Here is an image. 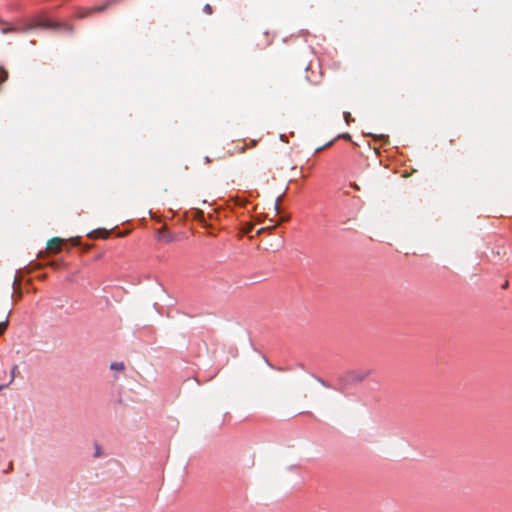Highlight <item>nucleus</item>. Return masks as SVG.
Instances as JSON below:
<instances>
[{
  "label": "nucleus",
  "instance_id": "obj_1",
  "mask_svg": "<svg viewBox=\"0 0 512 512\" xmlns=\"http://www.w3.org/2000/svg\"><path fill=\"white\" fill-rule=\"evenodd\" d=\"M113 3H115L114 0H107L105 2V4H103V5L94 6L92 8L86 9L84 11L78 12L77 17L78 18H84V17H87V16H89L90 14H92L94 12H103L109 6H111Z\"/></svg>",
  "mask_w": 512,
  "mask_h": 512
},
{
  "label": "nucleus",
  "instance_id": "obj_2",
  "mask_svg": "<svg viewBox=\"0 0 512 512\" xmlns=\"http://www.w3.org/2000/svg\"><path fill=\"white\" fill-rule=\"evenodd\" d=\"M64 240L59 237H54L47 242V250L51 253H59Z\"/></svg>",
  "mask_w": 512,
  "mask_h": 512
},
{
  "label": "nucleus",
  "instance_id": "obj_3",
  "mask_svg": "<svg viewBox=\"0 0 512 512\" xmlns=\"http://www.w3.org/2000/svg\"><path fill=\"white\" fill-rule=\"evenodd\" d=\"M90 238H108L109 231L106 229H97L88 234Z\"/></svg>",
  "mask_w": 512,
  "mask_h": 512
},
{
  "label": "nucleus",
  "instance_id": "obj_4",
  "mask_svg": "<svg viewBox=\"0 0 512 512\" xmlns=\"http://www.w3.org/2000/svg\"><path fill=\"white\" fill-rule=\"evenodd\" d=\"M110 369L115 371H123L125 369V365L122 362H113L110 364Z\"/></svg>",
  "mask_w": 512,
  "mask_h": 512
},
{
  "label": "nucleus",
  "instance_id": "obj_5",
  "mask_svg": "<svg viewBox=\"0 0 512 512\" xmlns=\"http://www.w3.org/2000/svg\"><path fill=\"white\" fill-rule=\"evenodd\" d=\"M282 199H283V195H280L279 197H277V199L275 201L274 210L277 214L280 213V204H281Z\"/></svg>",
  "mask_w": 512,
  "mask_h": 512
},
{
  "label": "nucleus",
  "instance_id": "obj_6",
  "mask_svg": "<svg viewBox=\"0 0 512 512\" xmlns=\"http://www.w3.org/2000/svg\"><path fill=\"white\" fill-rule=\"evenodd\" d=\"M8 78V73L4 69H0V85L4 83Z\"/></svg>",
  "mask_w": 512,
  "mask_h": 512
},
{
  "label": "nucleus",
  "instance_id": "obj_7",
  "mask_svg": "<svg viewBox=\"0 0 512 512\" xmlns=\"http://www.w3.org/2000/svg\"><path fill=\"white\" fill-rule=\"evenodd\" d=\"M8 326V320L0 322V336L5 332Z\"/></svg>",
  "mask_w": 512,
  "mask_h": 512
},
{
  "label": "nucleus",
  "instance_id": "obj_8",
  "mask_svg": "<svg viewBox=\"0 0 512 512\" xmlns=\"http://www.w3.org/2000/svg\"><path fill=\"white\" fill-rule=\"evenodd\" d=\"M203 11H204L206 14H209V15H210V14H212V12H213L212 7H211V5H209V4H206V5L204 6Z\"/></svg>",
  "mask_w": 512,
  "mask_h": 512
},
{
  "label": "nucleus",
  "instance_id": "obj_9",
  "mask_svg": "<svg viewBox=\"0 0 512 512\" xmlns=\"http://www.w3.org/2000/svg\"><path fill=\"white\" fill-rule=\"evenodd\" d=\"M366 377H367V373H365V374H357V375H355L354 379L357 380V381H362Z\"/></svg>",
  "mask_w": 512,
  "mask_h": 512
},
{
  "label": "nucleus",
  "instance_id": "obj_10",
  "mask_svg": "<svg viewBox=\"0 0 512 512\" xmlns=\"http://www.w3.org/2000/svg\"><path fill=\"white\" fill-rule=\"evenodd\" d=\"M344 118H345V121H346L347 124H349L350 121L353 120L352 117H351V114L349 112H345L344 113Z\"/></svg>",
  "mask_w": 512,
  "mask_h": 512
},
{
  "label": "nucleus",
  "instance_id": "obj_11",
  "mask_svg": "<svg viewBox=\"0 0 512 512\" xmlns=\"http://www.w3.org/2000/svg\"><path fill=\"white\" fill-rule=\"evenodd\" d=\"M252 229H253V225L252 224H248V225H246V227L244 228L243 231H244V233L247 234V233H250L252 231Z\"/></svg>",
  "mask_w": 512,
  "mask_h": 512
},
{
  "label": "nucleus",
  "instance_id": "obj_12",
  "mask_svg": "<svg viewBox=\"0 0 512 512\" xmlns=\"http://www.w3.org/2000/svg\"><path fill=\"white\" fill-rule=\"evenodd\" d=\"M288 220H289V217H288V216L283 217V218H281V220H280L279 222H277L276 224H274V225L272 226V228H275V227H277L281 222H285V221H288Z\"/></svg>",
  "mask_w": 512,
  "mask_h": 512
},
{
  "label": "nucleus",
  "instance_id": "obj_13",
  "mask_svg": "<svg viewBox=\"0 0 512 512\" xmlns=\"http://www.w3.org/2000/svg\"><path fill=\"white\" fill-rule=\"evenodd\" d=\"M102 456V451L101 449L97 446L96 447V452L94 454V457L98 458V457H101Z\"/></svg>",
  "mask_w": 512,
  "mask_h": 512
},
{
  "label": "nucleus",
  "instance_id": "obj_14",
  "mask_svg": "<svg viewBox=\"0 0 512 512\" xmlns=\"http://www.w3.org/2000/svg\"><path fill=\"white\" fill-rule=\"evenodd\" d=\"M17 370H18L17 365H14V366H13V368H12V370H11V374H12V379H11V381L14 379L15 372H16Z\"/></svg>",
  "mask_w": 512,
  "mask_h": 512
},
{
  "label": "nucleus",
  "instance_id": "obj_15",
  "mask_svg": "<svg viewBox=\"0 0 512 512\" xmlns=\"http://www.w3.org/2000/svg\"><path fill=\"white\" fill-rule=\"evenodd\" d=\"M340 137H342V138H344V139H346V140H351V135H350V134H348V133H344V134H342Z\"/></svg>",
  "mask_w": 512,
  "mask_h": 512
},
{
  "label": "nucleus",
  "instance_id": "obj_16",
  "mask_svg": "<svg viewBox=\"0 0 512 512\" xmlns=\"http://www.w3.org/2000/svg\"><path fill=\"white\" fill-rule=\"evenodd\" d=\"M49 265L52 267V268H57L59 266V264L57 262H50Z\"/></svg>",
  "mask_w": 512,
  "mask_h": 512
},
{
  "label": "nucleus",
  "instance_id": "obj_17",
  "mask_svg": "<svg viewBox=\"0 0 512 512\" xmlns=\"http://www.w3.org/2000/svg\"><path fill=\"white\" fill-rule=\"evenodd\" d=\"M8 31H14V28L3 29V33H7Z\"/></svg>",
  "mask_w": 512,
  "mask_h": 512
},
{
  "label": "nucleus",
  "instance_id": "obj_18",
  "mask_svg": "<svg viewBox=\"0 0 512 512\" xmlns=\"http://www.w3.org/2000/svg\"><path fill=\"white\" fill-rule=\"evenodd\" d=\"M46 28H49V27H54L55 25H52V24H45L44 25Z\"/></svg>",
  "mask_w": 512,
  "mask_h": 512
},
{
  "label": "nucleus",
  "instance_id": "obj_19",
  "mask_svg": "<svg viewBox=\"0 0 512 512\" xmlns=\"http://www.w3.org/2000/svg\"><path fill=\"white\" fill-rule=\"evenodd\" d=\"M8 385H0V391L4 388H6Z\"/></svg>",
  "mask_w": 512,
  "mask_h": 512
},
{
  "label": "nucleus",
  "instance_id": "obj_20",
  "mask_svg": "<svg viewBox=\"0 0 512 512\" xmlns=\"http://www.w3.org/2000/svg\"><path fill=\"white\" fill-rule=\"evenodd\" d=\"M263 230H264V228H260V229L257 231V234L259 235Z\"/></svg>",
  "mask_w": 512,
  "mask_h": 512
},
{
  "label": "nucleus",
  "instance_id": "obj_21",
  "mask_svg": "<svg viewBox=\"0 0 512 512\" xmlns=\"http://www.w3.org/2000/svg\"><path fill=\"white\" fill-rule=\"evenodd\" d=\"M353 187L357 190L359 189V186L357 184H353Z\"/></svg>",
  "mask_w": 512,
  "mask_h": 512
},
{
  "label": "nucleus",
  "instance_id": "obj_22",
  "mask_svg": "<svg viewBox=\"0 0 512 512\" xmlns=\"http://www.w3.org/2000/svg\"><path fill=\"white\" fill-rule=\"evenodd\" d=\"M508 286V282H506L505 284H503V288H506Z\"/></svg>",
  "mask_w": 512,
  "mask_h": 512
}]
</instances>
